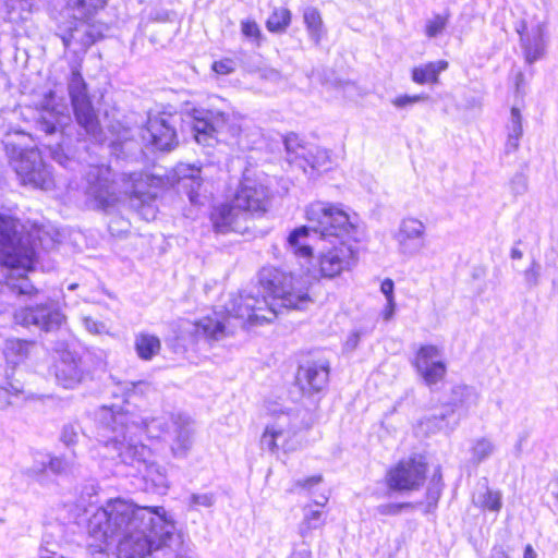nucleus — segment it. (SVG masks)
I'll use <instances>...</instances> for the list:
<instances>
[{"instance_id": "ddd939ff", "label": "nucleus", "mask_w": 558, "mask_h": 558, "mask_svg": "<svg viewBox=\"0 0 558 558\" xmlns=\"http://www.w3.org/2000/svg\"><path fill=\"white\" fill-rule=\"evenodd\" d=\"M413 366L429 388L442 381L447 374L442 348L435 344L421 345L414 356Z\"/></svg>"}, {"instance_id": "6e6552de", "label": "nucleus", "mask_w": 558, "mask_h": 558, "mask_svg": "<svg viewBox=\"0 0 558 558\" xmlns=\"http://www.w3.org/2000/svg\"><path fill=\"white\" fill-rule=\"evenodd\" d=\"M31 136L24 132L8 133L4 140L5 153L11 167L22 184L50 190L53 177L37 149L28 148Z\"/></svg>"}, {"instance_id": "680f3d73", "label": "nucleus", "mask_w": 558, "mask_h": 558, "mask_svg": "<svg viewBox=\"0 0 558 558\" xmlns=\"http://www.w3.org/2000/svg\"><path fill=\"white\" fill-rule=\"evenodd\" d=\"M396 303L395 300H388L383 311V317L385 320H390L395 314Z\"/></svg>"}, {"instance_id": "4be33fe9", "label": "nucleus", "mask_w": 558, "mask_h": 558, "mask_svg": "<svg viewBox=\"0 0 558 558\" xmlns=\"http://www.w3.org/2000/svg\"><path fill=\"white\" fill-rule=\"evenodd\" d=\"M547 23L545 21L537 22L531 29H527L525 21L520 23L517 32L520 35L521 46L524 51L526 62L533 63L544 56L545 52V31Z\"/></svg>"}, {"instance_id": "393cba45", "label": "nucleus", "mask_w": 558, "mask_h": 558, "mask_svg": "<svg viewBox=\"0 0 558 558\" xmlns=\"http://www.w3.org/2000/svg\"><path fill=\"white\" fill-rule=\"evenodd\" d=\"M472 501L475 507L482 511L498 513L502 507V494L499 490L492 489L487 480L477 485L473 493Z\"/></svg>"}, {"instance_id": "864d4df0", "label": "nucleus", "mask_w": 558, "mask_h": 558, "mask_svg": "<svg viewBox=\"0 0 558 558\" xmlns=\"http://www.w3.org/2000/svg\"><path fill=\"white\" fill-rule=\"evenodd\" d=\"M235 62L230 58H226L219 61H215L211 65V69L215 73L219 75H227L232 73L235 70Z\"/></svg>"}, {"instance_id": "423d86ee", "label": "nucleus", "mask_w": 558, "mask_h": 558, "mask_svg": "<svg viewBox=\"0 0 558 558\" xmlns=\"http://www.w3.org/2000/svg\"><path fill=\"white\" fill-rule=\"evenodd\" d=\"M312 227L302 226L290 232L287 239V250L295 257L310 260L313 256L312 239L314 234L323 238H351L355 227L347 211H307Z\"/></svg>"}, {"instance_id": "f3484780", "label": "nucleus", "mask_w": 558, "mask_h": 558, "mask_svg": "<svg viewBox=\"0 0 558 558\" xmlns=\"http://www.w3.org/2000/svg\"><path fill=\"white\" fill-rule=\"evenodd\" d=\"M425 226L422 221L408 218L403 219L393 238L400 255L412 258L418 255L425 247Z\"/></svg>"}, {"instance_id": "5fc2aeb1", "label": "nucleus", "mask_w": 558, "mask_h": 558, "mask_svg": "<svg viewBox=\"0 0 558 558\" xmlns=\"http://www.w3.org/2000/svg\"><path fill=\"white\" fill-rule=\"evenodd\" d=\"M246 38H250L257 47L260 46L264 37L259 26L255 22H246Z\"/></svg>"}, {"instance_id": "f8f14e48", "label": "nucleus", "mask_w": 558, "mask_h": 558, "mask_svg": "<svg viewBox=\"0 0 558 558\" xmlns=\"http://www.w3.org/2000/svg\"><path fill=\"white\" fill-rule=\"evenodd\" d=\"M232 116L233 112L229 109H193L195 141L201 145L211 146L216 140V133L229 123Z\"/></svg>"}, {"instance_id": "4468645a", "label": "nucleus", "mask_w": 558, "mask_h": 558, "mask_svg": "<svg viewBox=\"0 0 558 558\" xmlns=\"http://www.w3.org/2000/svg\"><path fill=\"white\" fill-rule=\"evenodd\" d=\"M425 474V463L414 458L402 460L388 471L387 486L396 492L415 490L423 485Z\"/></svg>"}, {"instance_id": "f704fd0d", "label": "nucleus", "mask_w": 558, "mask_h": 558, "mask_svg": "<svg viewBox=\"0 0 558 558\" xmlns=\"http://www.w3.org/2000/svg\"><path fill=\"white\" fill-rule=\"evenodd\" d=\"M288 435L289 432L282 428L267 426L260 439L262 447L270 451H275L278 448H282L283 451L292 450V446L287 444Z\"/></svg>"}, {"instance_id": "2eb2a0df", "label": "nucleus", "mask_w": 558, "mask_h": 558, "mask_svg": "<svg viewBox=\"0 0 558 558\" xmlns=\"http://www.w3.org/2000/svg\"><path fill=\"white\" fill-rule=\"evenodd\" d=\"M69 94L78 124L88 134H96L98 129L97 117L87 96L85 81L77 70L72 71L69 82Z\"/></svg>"}, {"instance_id": "37998d69", "label": "nucleus", "mask_w": 558, "mask_h": 558, "mask_svg": "<svg viewBox=\"0 0 558 558\" xmlns=\"http://www.w3.org/2000/svg\"><path fill=\"white\" fill-rule=\"evenodd\" d=\"M214 230L218 233H227L239 211H208Z\"/></svg>"}, {"instance_id": "dca6fc26", "label": "nucleus", "mask_w": 558, "mask_h": 558, "mask_svg": "<svg viewBox=\"0 0 558 558\" xmlns=\"http://www.w3.org/2000/svg\"><path fill=\"white\" fill-rule=\"evenodd\" d=\"M194 421L186 413H174L171 415L170 450L175 459H184L192 449L194 441Z\"/></svg>"}, {"instance_id": "603ef678", "label": "nucleus", "mask_w": 558, "mask_h": 558, "mask_svg": "<svg viewBox=\"0 0 558 558\" xmlns=\"http://www.w3.org/2000/svg\"><path fill=\"white\" fill-rule=\"evenodd\" d=\"M541 276V266L535 260L532 262L531 266L524 271V280L529 288L536 287L538 284Z\"/></svg>"}, {"instance_id": "c85d7f7f", "label": "nucleus", "mask_w": 558, "mask_h": 558, "mask_svg": "<svg viewBox=\"0 0 558 558\" xmlns=\"http://www.w3.org/2000/svg\"><path fill=\"white\" fill-rule=\"evenodd\" d=\"M480 396L476 390L469 386H456L452 388L451 399L444 408L446 410L453 409L454 415L460 410L469 411L478 403Z\"/></svg>"}, {"instance_id": "7c9ffc66", "label": "nucleus", "mask_w": 558, "mask_h": 558, "mask_svg": "<svg viewBox=\"0 0 558 558\" xmlns=\"http://www.w3.org/2000/svg\"><path fill=\"white\" fill-rule=\"evenodd\" d=\"M497 450L495 441L487 436L476 437L471 441L469 449L470 462L480 465L488 460Z\"/></svg>"}, {"instance_id": "774afa93", "label": "nucleus", "mask_w": 558, "mask_h": 558, "mask_svg": "<svg viewBox=\"0 0 558 558\" xmlns=\"http://www.w3.org/2000/svg\"><path fill=\"white\" fill-rule=\"evenodd\" d=\"M523 558H537V554L532 547V545H526L524 548Z\"/></svg>"}, {"instance_id": "1a4fd4ad", "label": "nucleus", "mask_w": 558, "mask_h": 558, "mask_svg": "<svg viewBox=\"0 0 558 558\" xmlns=\"http://www.w3.org/2000/svg\"><path fill=\"white\" fill-rule=\"evenodd\" d=\"M13 320L22 327L34 326L49 332L59 329L65 320L58 301L48 298L46 301L16 308Z\"/></svg>"}, {"instance_id": "bb28decb", "label": "nucleus", "mask_w": 558, "mask_h": 558, "mask_svg": "<svg viewBox=\"0 0 558 558\" xmlns=\"http://www.w3.org/2000/svg\"><path fill=\"white\" fill-rule=\"evenodd\" d=\"M133 348L141 361L149 362L160 353L161 340L155 333L141 331L135 335Z\"/></svg>"}, {"instance_id": "2f4dec72", "label": "nucleus", "mask_w": 558, "mask_h": 558, "mask_svg": "<svg viewBox=\"0 0 558 558\" xmlns=\"http://www.w3.org/2000/svg\"><path fill=\"white\" fill-rule=\"evenodd\" d=\"M69 468V461L63 456L47 453L43 460H36L32 471L36 475L51 473L53 475H61L65 473Z\"/></svg>"}, {"instance_id": "20e7f679", "label": "nucleus", "mask_w": 558, "mask_h": 558, "mask_svg": "<svg viewBox=\"0 0 558 558\" xmlns=\"http://www.w3.org/2000/svg\"><path fill=\"white\" fill-rule=\"evenodd\" d=\"M259 284L270 298L267 314H262V307L248 303L246 298V324L258 325L271 322L278 314L277 307L288 310H305L313 303L306 282L301 277L275 267H264L259 271Z\"/></svg>"}, {"instance_id": "a211bd4d", "label": "nucleus", "mask_w": 558, "mask_h": 558, "mask_svg": "<svg viewBox=\"0 0 558 558\" xmlns=\"http://www.w3.org/2000/svg\"><path fill=\"white\" fill-rule=\"evenodd\" d=\"M355 263V252L351 246L341 243L320 255L319 270L323 277L331 279L345 270H350Z\"/></svg>"}, {"instance_id": "6ab92c4d", "label": "nucleus", "mask_w": 558, "mask_h": 558, "mask_svg": "<svg viewBox=\"0 0 558 558\" xmlns=\"http://www.w3.org/2000/svg\"><path fill=\"white\" fill-rule=\"evenodd\" d=\"M330 365L327 360L308 361L296 374V383L304 393L319 392L329 381Z\"/></svg>"}, {"instance_id": "e2e57ef3", "label": "nucleus", "mask_w": 558, "mask_h": 558, "mask_svg": "<svg viewBox=\"0 0 558 558\" xmlns=\"http://www.w3.org/2000/svg\"><path fill=\"white\" fill-rule=\"evenodd\" d=\"M360 341V333L357 331L352 332L347 341H345V349L348 350H354Z\"/></svg>"}, {"instance_id": "a878e982", "label": "nucleus", "mask_w": 558, "mask_h": 558, "mask_svg": "<svg viewBox=\"0 0 558 558\" xmlns=\"http://www.w3.org/2000/svg\"><path fill=\"white\" fill-rule=\"evenodd\" d=\"M171 416L141 417L136 422L130 417V426L133 429H140L150 439L166 438L170 434Z\"/></svg>"}, {"instance_id": "4c0bfd02", "label": "nucleus", "mask_w": 558, "mask_h": 558, "mask_svg": "<svg viewBox=\"0 0 558 558\" xmlns=\"http://www.w3.org/2000/svg\"><path fill=\"white\" fill-rule=\"evenodd\" d=\"M106 380H110L113 385H116L121 392L122 402L125 405H131L133 399L141 397L143 393L142 387L145 386L144 381H120L117 378L108 374L106 375Z\"/></svg>"}, {"instance_id": "f257e3e1", "label": "nucleus", "mask_w": 558, "mask_h": 558, "mask_svg": "<svg viewBox=\"0 0 558 558\" xmlns=\"http://www.w3.org/2000/svg\"><path fill=\"white\" fill-rule=\"evenodd\" d=\"M88 529L94 537L104 541L120 535L117 558H146L170 545L177 526L162 506L110 501L92 515Z\"/></svg>"}, {"instance_id": "473e14b6", "label": "nucleus", "mask_w": 558, "mask_h": 558, "mask_svg": "<svg viewBox=\"0 0 558 558\" xmlns=\"http://www.w3.org/2000/svg\"><path fill=\"white\" fill-rule=\"evenodd\" d=\"M33 342L22 338H9L4 342L3 353L9 363L20 364L29 354Z\"/></svg>"}, {"instance_id": "f03ea898", "label": "nucleus", "mask_w": 558, "mask_h": 558, "mask_svg": "<svg viewBox=\"0 0 558 558\" xmlns=\"http://www.w3.org/2000/svg\"><path fill=\"white\" fill-rule=\"evenodd\" d=\"M52 246L53 236L39 221L0 211V271L15 295L32 299L39 294L29 275L37 271Z\"/></svg>"}, {"instance_id": "9b49d317", "label": "nucleus", "mask_w": 558, "mask_h": 558, "mask_svg": "<svg viewBox=\"0 0 558 558\" xmlns=\"http://www.w3.org/2000/svg\"><path fill=\"white\" fill-rule=\"evenodd\" d=\"M322 475H313L304 480L296 481L290 488L291 493L304 490L308 495H313L311 504L303 507V519L300 524V532L305 536L312 530L322 527L325 524L326 515L323 511L328 502V496L325 494L315 495L314 488L322 482Z\"/></svg>"}, {"instance_id": "cd10ccee", "label": "nucleus", "mask_w": 558, "mask_h": 558, "mask_svg": "<svg viewBox=\"0 0 558 558\" xmlns=\"http://www.w3.org/2000/svg\"><path fill=\"white\" fill-rule=\"evenodd\" d=\"M142 473L146 484V489H150L154 494L160 496L167 495L170 488V483L163 466L150 462Z\"/></svg>"}, {"instance_id": "a18cd8bd", "label": "nucleus", "mask_w": 558, "mask_h": 558, "mask_svg": "<svg viewBox=\"0 0 558 558\" xmlns=\"http://www.w3.org/2000/svg\"><path fill=\"white\" fill-rule=\"evenodd\" d=\"M267 187H246V209H265L264 202L268 198Z\"/></svg>"}, {"instance_id": "de8ad7c7", "label": "nucleus", "mask_w": 558, "mask_h": 558, "mask_svg": "<svg viewBox=\"0 0 558 558\" xmlns=\"http://www.w3.org/2000/svg\"><path fill=\"white\" fill-rule=\"evenodd\" d=\"M81 427L77 424L68 423L61 428L59 440L68 448L77 442Z\"/></svg>"}, {"instance_id": "bf43d9fd", "label": "nucleus", "mask_w": 558, "mask_h": 558, "mask_svg": "<svg viewBox=\"0 0 558 558\" xmlns=\"http://www.w3.org/2000/svg\"><path fill=\"white\" fill-rule=\"evenodd\" d=\"M511 186L517 193H521L527 187V179L524 174L518 173L511 180Z\"/></svg>"}, {"instance_id": "e433bc0d", "label": "nucleus", "mask_w": 558, "mask_h": 558, "mask_svg": "<svg viewBox=\"0 0 558 558\" xmlns=\"http://www.w3.org/2000/svg\"><path fill=\"white\" fill-rule=\"evenodd\" d=\"M523 135L522 117L520 110L515 107L511 109V119L508 125V140L506 151L513 153L519 148L520 138Z\"/></svg>"}, {"instance_id": "0eeeda50", "label": "nucleus", "mask_w": 558, "mask_h": 558, "mask_svg": "<svg viewBox=\"0 0 558 558\" xmlns=\"http://www.w3.org/2000/svg\"><path fill=\"white\" fill-rule=\"evenodd\" d=\"M106 363L99 356L92 357L75 350L65 348L58 351L52 369L58 386L74 390L81 387L89 388L92 392L100 391Z\"/></svg>"}, {"instance_id": "49530a36", "label": "nucleus", "mask_w": 558, "mask_h": 558, "mask_svg": "<svg viewBox=\"0 0 558 558\" xmlns=\"http://www.w3.org/2000/svg\"><path fill=\"white\" fill-rule=\"evenodd\" d=\"M216 501L213 493H192L187 499L189 510H198L199 507L210 508Z\"/></svg>"}, {"instance_id": "5701e85b", "label": "nucleus", "mask_w": 558, "mask_h": 558, "mask_svg": "<svg viewBox=\"0 0 558 558\" xmlns=\"http://www.w3.org/2000/svg\"><path fill=\"white\" fill-rule=\"evenodd\" d=\"M173 184L184 190L192 206H205L201 189V169L191 165L180 163L173 169Z\"/></svg>"}, {"instance_id": "aec40b11", "label": "nucleus", "mask_w": 558, "mask_h": 558, "mask_svg": "<svg viewBox=\"0 0 558 558\" xmlns=\"http://www.w3.org/2000/svg\"><path fill=\"white\" fill-rule=\"evenodd\" d=\"M122 181L125 194L141 199L143 204H146L149 199L156 198L163 184L161 178L142 172L123 174Z\"/></svg>"}, {"instance_id": "052dcab7", "label": "nucleus", "mask_w": 558, "mask_h": 558, "mask_svg": "<svg viewBox=\"0 0 558 558\" xmlns=\"http://www.w3.org/2000/svg\"><path fill=\"white\" fill-rule=\"evenodd\" d=\"M395 283L391 279H385L380 284V291L386 296V300H395L393 296Z\"/></svg>"}, {"instance_id": "c9c22d12", "label": "nucleus", "mask_w": 558, "mask_h": 558, "mask_svg": "<svg viewBox=\"0 0 558 558\" xmlns=\"http://www.w3.org/2000/svg\"><path fill=\"white\" fill-rule=\"evenodd\" d=\"M303 20L310 37L315 43V45H319L322 38L325 35L320 12L316 8L308 7L304 10Z\"/></svg>"}, {"instance_id": "72a5a7b5", "label": "nucleus", "mask_w": 558, "mask_h": 558, "mask_svg": "<svg viewBox=\"0 0 558 558\" xmlns=\"http://www.w3.org/2000/svg\"><path fill=\"white\" fill-rule=\"evenodd\" d=\"M96 40L97 35L85 23L77 25L69 35L62 36L64 47L69 48L72 44H80L82 51H86Z\"/></svg>"}, {"instance_id": "9d476101", "label": "nucleus", "mask_w": 558, "mask_h": 558, "mask_svg": "<svg viewBox=\"0 0 558 558\" xmlns=\"http://www.w3.org/2000/svg\"><path fill=\"white\" fill-rule=\"evenodd\" d=\"M85 195L89 206L107 208L117 205V193L112 171L105 165L89 166L85 172Z\"/></svg>"}, {"instance_id": "69168bd1", "label": "nucleus", "mask_w": 558, "mask_h": 558, "mask_svg": "<svg viewBox=\"0 0 558 558\" xmlns=\"http://www.w3.org/2000/svg\"><path fill=\"white\" fill-rule=\"evenodd\" d=\"M130 214L138 217V218H142L146 221H149V220H154L156 219V214L158 211H129Z\"/></svg>"}, {"instance_id": "13d9d810", "label": "nucleus", "mask_w": 558, "mask_h": 558, "mask_svg": "<svg viewBox=\"0 0 558 558\" xmlns=\"http://www.w3.org/2000/svg\"><path fill=\"white\" fill-rule=\"evenodd\" d=\"M85 328L95 335H100L106 329V325L102 322L93 319L92 317L84 318Z\"/></svg>"}, {"instance_id": "0e129e2a", "label": "nucleus", "mask_w": 558, "mask_h": 558, "mask_svg": "<svg viewBox=\"0 0 558 558\" xmlns=\"http://www.w3.org/2000/svg\"><path fill=\"white\" fill-rule=\"evenodd\" d=\"M489 558H509V555L502 546H494Z\"/></svg>"}, {"instance_id": "338daca9", "label": "nucleus", "mask_w": 558, "mask_h": 558, "mask_svg": "<svg viewBox=\"0 0 558 558\" xmlns=\"http://www.w3.org/2000/svg\"><path fill=\"white\" fill-rule=\"evenodd\" d=\"M47 147H49V149H51V155H52V158L56 159L58 162H62V158H63V155L59 151V149L61 148V145L58 143L57 145V148L53 149L51 147V144L50 143H47L46 144Z\"/></svg>"}, {"instance_id": "79ce46f5", "label": "nucleus", "mask_w": 558, "mask_h": 558, "mask_svg": "<svg viewBox=\"0 0 558 558\" xmlns=\"http://www.w3.org/2000/svg\"><path fill=\"white\" fill-rule=\"evenodd\" d=\"M283 144L287 153V161L293 163L299 158L305 156V144L295 133H289L283 138Z\"/></svg>"}, {"instance_id": "8fccbe9b", "label": "nucleus", "mask_w": 558, "mask_h": 558, "mask_svg": "<svg viewBox=\"0 0 558 558\" xmlns=\"http://www.w3.org/2000/svg\"><path fill=\"white\" fill-rule=\"evenodd\" d=\"M412 504L410 502H401V504H383L377 506L376 512L381 515H398L403 509L411 508Z\"/></svg>"}, {"instance_id": "58836bf2", "label": "nucleus", "mask_w": 558, "mask_h": 558, "mask_svg": "<svg viewBox=\"0 0 558 558\" xmlns=\"http://www.w3.org/2000/svg\"><path fill=\"white\" fill-rule=\"evenodd\" d=\"M69 120L68 116L58 113L57 116L52 112H48L47 117H43L38 122L39 129L46 133V135H57L58 138L63 137V126Z\"/></svg>"}, {"instance_id": "c03bdc74", "label": "nucleus", "mask_w": 558, "mask_h": 558, "mask_svg": "<svg viewBox=\"0 0 558 558\" xmlns=\"http://www.w3.org/2000/svg\"><path fill=\"white\" fill-rule=\"evenodd\" d=\"M111 215L108 221V230L113 236H123L129 233L131 222L129 218H124L122 211H104Z\"/></svg>"}, {"instance_id": "ea45409f", "label": "nucleus", "mask_w": 558, "mask_h": 558, "mask_svg": "<svg viewBox=\"0 0 558 558\" xmlns=\"http://www.w3.org/2000/svg\"><path fill=\"white\" fill-rule=\"evenodd\" d=\"M291 24V11L287 8H275L266 21V27L271 33H284Z\"/></svg>"}, {"instance_id": "4d7b16f0", "label": "nucleus", "mask_w": 558, "mask_h": 558, "mask_svg": "<svg viewBox=\"0 0 558 558\" xmlns=\"http://www.w3.org/2000/svg\"><path fill=\"white\" fill-rule=\"evenodd\" d=\"M428 97L425 96V95H415V96H400V97H397L392 104L396 106V107H404V106H408V105H412V104H415V102H418V101H423V100H426Z\"/></svg>"}, {"instance_id": "412c9836", "label": "nucleus", "mask_w": 558, "mask_h": 558, "mask_svg": "<svg viewBox=\"0 0 558 558\" xmlns=\"http://www.w3.org/2000/svg\"><path fill=\"white\" fill-rule=\"evenodd\" d=\"M142 138L160 150H169L177 144V133L169 121L160 116L148 119Z\"/></svg>"}, {"instance_id": "c756f323", "label": "nucleus", "mask_w": 558, "mask_h": 558, "mask_svg": "<svg viewBox=\"0 0 558 558\" xmlns=\"http://www.w3.org/2000/svg\"><path fill=\"white\" fill-rule=\"evenodd\" d=\"M446 60L428 62L412 69V81L416 84H438L439 74L448 69Z\"/></svg>"}, {"instance_id": "3c124183", "label": "nucleus", "mask_w": 558, "mask_h": 558, "mask_svg": "<svg viewBox=\"0 0 558 558\" xmlns=\"http://www.w3.org/2000/svg\"><path fill=\"white\" fill-rule=\"evenodd\" d=\"M447 19L440 15H436L429 20L426 24V35L428 37H435L440 34L446 27Z\"/></svg>"}, {"instance_id": "6e6d98bb", "label": "nucleus", "mask_w": 558, "mask_h": 558, "mask_svg": "<svg viewBox=\"0 0 558 558\" xmlns=\"http://www.w3.org/2000/svg\"><path fill=\"white\" fill-rule=\"evenodd\" d=\"M3 389L10 395L19 397L23 393V384L17 379L7 376Z\"/></svg>"}, {"instance_id": "09e8293b", "label": "nucleus", "mask_w": 558, "mask_h": 558, "mask_svg": "<svg viewBox=\"0 0 558 558\" xmlns=\"http://www.w3.org/2000/svg\"><path fill=\"white\" fill-rule=\"evenodd\" d=\"M440 494H441V488H440L439 483L435 482V480H433V483L427 488V493H426V509H425L426 513L432 512L436 508L438 499L440 497Z\"/></svg>"}, {"instance_id": "39448f33", "label": "nucleus", "mask_w": 558, "mask_h": 558, "mask_svg": "<svg viewBox=\"0 0 558 558\" xmlns=\"http://www.w3.org/2000/svg\"><path fill=\"white\" fill-rule=\"evenodd\" d=\"M99 435L106 446L119 451L120 461L142 473L150 463V449L141 441H134L130 426V410L121 405L101 407L98 417Z\"/></svg>"}, {"instance_id": "7ed1b4c3", "label": "nucleus", "mask_w": 558, "mask_h": 558, "mask_svg": "<svg viewBox=\"0 0 558 558\" xmlns=\"http://www.w3.org/2000/svg\"><path fill=\"white\" fill-rule=\"evenodd\" d=\"M238 296L230 300L222 312L213 311L210 314L186 320L168 340L169 349L177 355L186 356L190 351L210 348L214 343L233 336L238 327L244 329V290L239 289Z\"/></svg>"}, {"instance_id": "b1692460", "label": "nucleus", "mask_w": 558, "mask_h": 558, "mask_svg": "<svg viewBox=\"0 0 558 558\" xmlns=\"http://www.w3.org/2000/svg\"><path fill=\"white\" fill-rule=\"evenodd\" d=\"M460 415H454V410H446L442 408L438 414L425 416L418 423V430L425 435L445 432L447 434L453 432L459 425Z\"/></svg>"}, {"instance_id": "a19ab883", "label": "nucleus", "mask_w": 558, "mask_h": 558, "mask_svg": "<svg viewBox=\"0 0 558 558\" xmlns=\"http://www.w3.org/2000/svg\"><path fill=\"white\" fill-rule=\"evenodd\" d=\"M106 2L107 0H70L69 5L75 11V19L87 20L104 8Z\"/></svg>"}]
</instances>
